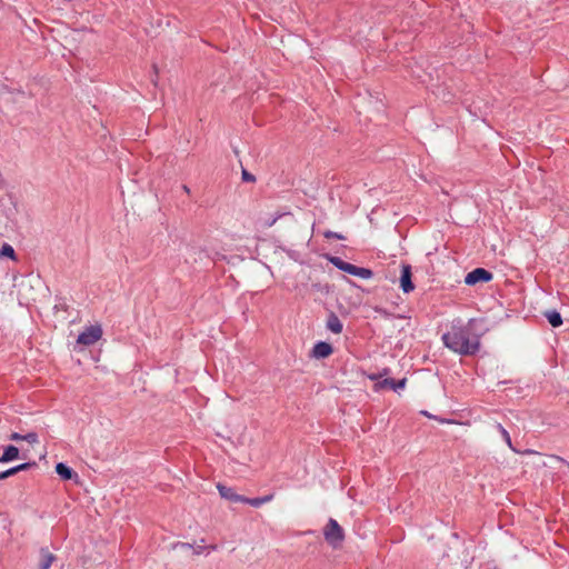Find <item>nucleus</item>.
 <instances>
[{
  "instance_id": "obj_29",
  "label": "nucleus",
  "mask_w": 569,
  "mask_h": 569,
  "mask_svg": "<svg viewBox=\"0 0 569 569\" xmlns=\"http://www.w3.org/2000/svg\"><path fill=\"white\" fill-rule=\"evenodd\" d=\"M422 413H423L425 416L430 417V415H429L427 411H422Z\"/></svg>"
},
{
  "instance_id": "obj_6",
  "label": "nucleus",
  "mask_w": 569,
  "mask_h": 569,
  "mask_svg": "<svg viewBox=\"0 0 569 569\" xmlns=\"http://www.w3.org/2000/svg\"><path fill=\"white\" fill-rule=\"evenodd\" d=\"M407 379H400L395 380L392 378H386L382 381H378L375 386L376 390L382 389V388H390L395 391H398L400 389H403L406 386Z\"/></svg>"
},
{
  "instance_id": "obj_20",
  "label": "nucleus",
  "mask_w": 569,
  "mask_h": 569,
  "mask_svg": "<svg viewBox=\"0 0 569 569\" xmlns=\"http://www.w3.org/2000/svg\"><path fill=\"white\" fill-rule=\"evenodd\" d=\"M291 213L290 212H277L274 213L273 216H270L269 218H267L263 222L264 227L267 228H270L272 227L280 218L284 217V216H290Z\"/></svg>"
},
{
  "instance_id": "obj_1",
  "label": "nucleus",
  "mask_w": 569,
  "mask_h": 569,
  "mask_svg": "<svg viewBox=\"0 0 569 569\" xmlns=\"http://www.w3.org/2000/svg\"><path fill=\"white\" fill-rule=\"evenodd\" d=\"M477 319L465 322L461 318H455L449 323V330L441 340L446 348L460 356H473L480 350V333L476 332Z\"/></svg>"
},
{
  "instance_id": "obj_15",
  "label": "nucleus",
  "mask_w": 569,
  "mask_h": 569,
  "mask_svg": "<svg viewBox=\"0 0 569 569\" xmlns=\"http://www.w3.org/2000/svg\"><path fill=\"white\" fill-rule=\"evenodd\" d=\"M545 317L553 328L560 327L562 325V317L557 310L547 311Z\"/></svg>"
},
{
  "instance_id": "obj_26",
  "label": "nucleus",
  "mask_w": 569,
  "mask_h": 569,
  "mask_svg": "<svg viewBox=\"0 0 569 569\" xmlns=\"http://www.w3.org/2000/svg\"><path fill=\"white\" fill-rule=\"evenodd\" d=\"M379 378H380L379 373L378 375H376V373L369 375V379L372 381H377Z\"/></svg>"
},
{
  "instance_id": "obj_11",
  "label": "nucleus",
  "mask_w": 569,
  "mask_h": 569,
  "mask_svg": "<svg viewBox=\"0 0 569 569\" xmlns=\"http://www.w3.org/2000/svg\"><path fill=\"white\" fill-rule=\"evenodd\" d=\"M54 560V555L47 548L40 549V569H49Z\"/></svg>"
},
{
  "instance_id": "obj_2",
  "label": "nucleus",
  "mask_w": 569,
  "mask_h": 569,
  "mask_svg": "<svg viewBox=\"0 0 569 569\" xmlns=\"http://www.w3.org/2000/svg\"><path fill=\"white\" fill-rule=\"evenodd\" d=\"M323 536L326 541L332 548H339L345 540V532L341 526L335 520L330 518L323 529Z\"/></svg>"
},
{
  "instance_id": "obj_17",
  "label": "nucleus",
  "mask_w": 569,
  "mask_h": 569,
  "mask_svg": "<svg viewBox=\"0 0 569 569\" xmlns=\"http://www.w3.org/2000/svg\"><path fill=\"white\" fill-rule=\"evenodd\" d=\"M351 274L359 277L361 279H370L372 278L373 272L368 268H362L353 264V270L351 271Z\"/></svg>"
},
{
  "instance_id": "obj_19",
  "label": "nucleus",
  "mask_w": 569,
  "mask_h": 569,
  "mask_svg": "<svg viewBox=\"0 0 569 569\" xmlns=\"http://www.w3.org/2000/svg\"><path fill=\"white\" fill-rule=\"evenodd\" d=\"M497 429L499 430V432L501 433L503 440L506 441V443L508 445V447L515 451V452H519L513 446H512V441H511V438H510V435L509 432L502 427V425L498 423L497 425Z\"/></svg>"
},
{
  "instance_id": "obj_4",
  "label": "nucleus",
  "mask_w": 569,
  "mask_h": 569,
  "mask_svg": "<svg viewBox=\"0 0 569 569\" xmlns=\"http://www.w3.org/2000/svg\"><path fill=\"white\" fill-rule=\"evenodd\" d=\"M492 279V273L483 268H476L470 271L466 278L465 283L468 286H475L479 282H488Z\"/></svg>"
},
{
  "instance_id": "obj_8",
  "label": "nucleus",
  "mask_w": 569,
  "mask_h": 569,
  "mask_svg": "<svg viewBox=\"0 0 569 569\" xmlns=\"http://www.w3.org/2000/svg\"><path fill=\"white\" fill-rule=\"evenodd\" d=\"M218 491L222 498L232 502H244V497L234 492L231 487L218 483Z\"/></svg>"
},
{
  "instance_id": "obj_24",
  "label": "nucleus",
  "mask_w": 569,
  "mask_h": 569,
  "mask_svg": "<svg viewBox=\"0 0 569 569\" xmlns=\"http://www.w3.org/2000/svg\"><path fill=\"white\" fill-rule=\"evenodd\" d=\"M242 180L246 182H253L256 181V177L247 170H242Z\"/></svg>"
},
{
  "instance_id": "obj_23",
  "label": "nucleus",
  "mask_w": 569,
  "mask_h": 569,
  "mask_svg": "<svg viewBox=\"0 0 569 569\" xmlns=\"http://www.w3.org/2000/svg\"><path fill=\"white\" fill-rule=\"evenodd\" d=\"M323 236H325V238H327V239H338V240H342V239H345V237H343L342 234H340V233H338V232H335V231H330V230L326 231V232L323 233Z\"/></svg>"
},
{
  "instance_id": "obj_21",
  "label": "nucleus",
  "mask_w": 569,
  "mask_h": 569,
  "mask_svg": "<svg viewBox=\"0 0 569 569\" xmlns=\"http://www.w3.org/2000/svg\"><path fill=\"white\" fill-rule=\"evenodd\" d=\"M0 257H8L10 259L16 258V252L12 246L4 243L2 248L0 249Z\"/></svg>"
},
{
  "instance_id": "obj_28",
  "label": "nucleus",
  "mask_w": 569,
  "mask_h": 569,
  "mask_svg": "<svg viewBox=\"0 0 569 569\" xmlns=\"http://www.w3.org/2000/svg\"><path fill=\"white\" fill-rule=\"evenodd\" d=\"M183 190H184L187 193H189V192H190V190H189V188H188L187 186H183Z\"/></svg>"
},
{
  "instance_id": "obj_16",
  "label": "nucleus",
  "mask_w": 569,
  "mask_h": 569,
  "mask_svg": "<svg viewBox=\"0 0 569 569\" xmlns=\"http://www.w3.org/2000/svg\"><path fill=\"white\" fill-rule=\"evenodd\" d=\"M273 498L272 495H267V496H263V497H258V498H246L244 497V502L243 503H248L254 508H259L260 506H262L263 503H267L269 501H271Z\"/></svg>"
},
{
  "instance_id": "obj_18",
  "label": "nucleus",
  "mask_w": 569,
  "mask_h": 569,
  "mask_svg": "<svg viewBox=\"0 0 569 569\" xmlns=\"http://www.w3.org/2000/svg\"><path fill=\"white\" fill-rule=\"evenodd\" d=\"M200 545H197L196 547H193L192 545L190 543H181V547L183 548H193V551L196 555H200L203 552L204 549H210V550H216L217 549V546L216 545H211L209 547H206L203 546L202 543L204 542L203 539L200 540Z\"/></svg>"
},
{
  "instance_id": "obj_7",
  "label": "nucleus",
  "mask_w": 569,
  "mask_h": 569,
  "mask_svg": "<svg viewBox=\"0 0 569 569\" xmlns=\"http://www.w3.org/2000/svg\"><path fill=\"white\" fill-rule=\"evenodd\" d=\"M333 352L332 346L325 341L317 342L312 348V357L325 359Z\"/></svg>"
},
{
  "instance_id": "obj_3",
  "label": "nucleus",
  "mask_w": 569,
  "mask_h": 569,
  "mask_svg": "<svg viewBox=\"0 0 569 569\" xmlns=\"http://www.w3.org/2000/svg\"><path fill=\"white\" fill-rule=\"evenodd\" d=\"M102 336V329L100 326H90L86 328L77 339V342L83 346L94 345Z\"/></svg>"
},
{
  "instance_id": "obj_9",
  "label": "nucleus",
  "mask_w": 569,
  "mask_h": 569,
  "mask_svg": "<svg viewBox=\"0 0 569 569\" xmlns=\"http://www.w3.org/2000/svg\"><path fill=\"white\" fill-rule=\"evenodd\" d=\"M37 463L33 461V462H23L21 465H18V466H14L8 470H4V471H1L0 472V480H3V479H7L13 475H17L18 472L20 471H24V470H28L32 467H34Z\"/></svg>"
},
{
  "instance_id": "obj_25",
  "label": "nucleus",
  "mask_w": 569,
  "mask_h": 569,
  "mask_svg": "<svg viewBox=\"0 0 569 569\" xmlns=\"http://www.w3.org/2000/svg\"><path fill=\"white\" fill-rule=\"evenodd\" d=\"M23 436L24 435L13 432V433H11L10 439L13 441H21V440H23Z\"/></svg>"
},
{
  "instance_id": "obj_14",
  "label": "nucleus",
  "mask_w": 569,
  "mask_h": 569,
  "mask_svg": "<svg viewBox=\"0 0 569 569\" xmlns=\"http://www.w3.org/2000/svg\"><path fill=\"white\" fill-rule=\"evenodd\" d=\"M330 262L339 270L341 271H345L349 274H351V271L353 270V264L352 263H349L347 261H343L341 258L339 257H331L330 259Z\"/></svg>"
},
{
  "instance_id": "obj_12",
  "label": "nucleus",
  "mask_w": 569,
  "mask_h": 569,
  "mask_svg": "<svg viewBox=\"0 0 569 569\" xmlns=\"http://www.w3.org/2000/svg\"><path fill=\"white\" fill-rule=\"evenodd\" d=\"M56 472L61 477L63 480H70L73 477H77V473L68 467L63 462H59L56 465Z\"/></svg>"
},
{
  "instance_id": "obj_27",
  "label": "nucleus",
  "mask_w": 569,
  "mask_h": 569,
  "mask_svg": "<svg viewBox=\"0 0 569 569\" xmlns=\"http://www.w3.org/2000/svg\"><path fill=\"white\" fill-rule=\"evenodd\" d=\"M390 370L388 368H385L381 373H379L380 377L388 376Z\"/></svg>"
},
{
  "instance_id": "obj_10",
  "label": "nucleus",
  "mask_w": 569,
  "mask_h": 569,
  "mask_svg": "<svg viewBox=\"0 0 569 569\" xmlns=\"http://www.w3.org/2000/svg\"><path fill=\"white\" fill-rule=\"evenodd\" d=\"M327 329L337 335L342 332V322L340 321L339 317L333 312H331L328 317Z\"/></svg>"
},
{
  "instance_id": "obj_22",
  "label": "nucleus",
  "mask_w": 569,
  "mask_h": 569,
  "mask_svg": "<svg viewBox=\"0 0 569 569\" xmlns=\"http://www.w3.org/2000/svg\"><path fill=\"white\" fill-rule=\"evenodd\" d=\"M23 440L29 443H37L38 442V435L36 432H28L23 436Z\"/></svg>"
},
{
  "instance_id": "obj_13",
  "label": "nucleus",
  "mask_w": 569,
  "mask_h": 569,
  "mask_svg": "<svg viewBox=\"0 0 569 569\" xmlns=\"http://www.w3.org/2000/svg\"><path fill=\"white\" fill-rule=\"evenodd\" d=\"M18 457L19 449L16 446L10 445L4 449L2 456L0 457V462L6 463L17 459Z\"/></svg>"
},
{
  "instance_id": "obj_5",
  "label": "nucleus",
  "mask_w": 569,
  "mask_h": 569,
  "mask_svg": "<svg viewBox=\"0 0 569 569\" xmlns=\"http://www.w3.org/2000/svg\"><path fill=\"white\" fill-rule=\"evenodd\" d=\"M400 288L403 293H410L415 290V284L412 282V270L411 266L408 263L401 264L400 271Z\"/></svg>"
}]
</instances>
